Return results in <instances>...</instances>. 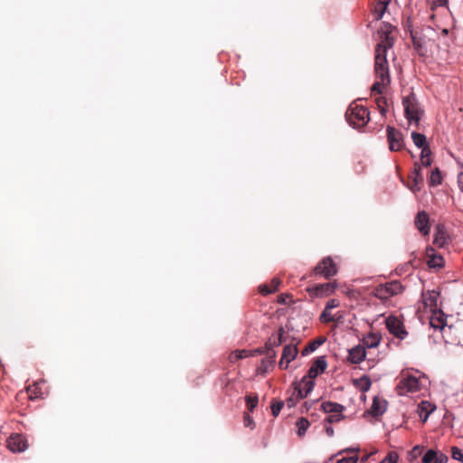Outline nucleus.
<instances>
[{
	"label": "nucleus",
	"instance_id": "f257e3e1",
	"mask_svg": "<svg viewBox=\"0 0 463 463\" xmlns=\"http://www.w3.org/2000/svg\"><path fill=\"white\" fill-rule=\"evenodd\" d=\"M392 32V26L390 24H383L378 30L380 43L375 47V62L374 71L377 79H381L383 82L385 80L390 82L388 61L386 59L387 49L392 48L393 38L390 35Z\"/></svg>",
	"mask_w": 463,
	"mask_h": 463
},
{
	"label": "nucleus",
	"instance_id": "f03ea898",
	"mask_svg": "<svg viewBox=\"0 0 463 463\" xmlns=\"http://www.w3.org/2000/svg\"><path fill=\"white\" fill-rule=\"evenodd\" d=\"M402 105L404 107V113L408 121L418 126L420 117L423 114V109L420 108L416 95L411 92L407 97H404L402 99Z\"/></svg>",
	"mask_w": 463,
	"mask_h": 463
},
{
	"label": "nucleus",
	"instance_id": "7ed1b4c3",
	"mask_svg": "<svg viewBox=\"0 0 463 463\" xmlns=\"http://www.w3.org/2000/svg\"><path fill=\"white\" fill-rule=\"evenodd\" d=\"M346 119L354 128H363L369 121L368 109L360 105H351L346 112Z\"/></svg>",
	"mask_w": 463,
	"mask_h": 463
},
{
	"label": "nucleus",
	"instance_id": "20e7f679",
	"mask_svg": "<svg viewBox=\"0 0 463 463\" xmlns=\"http://www.w3.org/2000/svg\"><path fill=\"white\" fill-rule=\"evenodd\" d=\"M404 287L399 280H392L384 284L378 285L373 289V296L381 300H387L392 297L400 295L403 292Z\"/></svg>",
	"mask_w": 463,
	"mask_h": 463
},
{
	"label": "nucleus",
	"instance_id": "39448f33",
	"mask_svg": "<svg viewBox=\"0 0 463 463\" xmlns=\"http://www.w3.org/2000/svg\"><path fill=\"white\" fill-rule=\"evenodd\" d=\"M337 272V265L331 257L323 258L313 269L314 275L321 276L326 279L335 276Z\"/></svg>",
	"mask_w": 463,
	"mask_h": 463
},
{
	"label": "nucleus",
	"instance_id": "423d86ee",
	"mask_svg": "<svg viewBox=\"0 0 463 463\" xmlns=\"http://www.w3.org/2000/svg\"><path fill=\"white\" fill-rule=\"evenodd\" d=\"M395 390L399 395H406L409 392H418L420 390L418 377L411 374H402Z\"/></svg>",
	"mask_w": 463,
	"mask_h": 463
},
{
	"label": "nucleus",
	"instance_id": "0eeeda50",
	"mask_svg": "<svg viewBox=\"0 0 463 463\" xmlns=\"http://www.w3.org/2000/svg\"><path fill=\"white\" fill-rule=\"evenodd\" d=\"M386 131L389 149L391 151L402 150L404 147V139L402 133L391 126L387 127Z\"/></svg>",
	"mask_w": 463,
	"mask_h": 463
},
{
	"label": "nucleus",
	"instance_id": "6e6552de",
	"mask_svg": "<svg viewBox=\"0 0 463 463\" xmlns=\"http://www.w3.org/2000/svg\"><path fill=\"white\" fill-rule=\"evenodd\" d=\"M336 288V282L316 284L307 288V292L312 298H326L332 295Z\"/></svg>",
	"mask_w": 463,
	"mask_h": 463
},
{
	"label": "nucleus",
	"instance_id": "1a4fd4ad",
	"mask_svg": "<svg viewBox=\"0 0 463 463\" xmlns=\"http://www.w3.org/2000/svg\"><path fill=\"white\" fill-rule=\"evenodd\" d=\"M386 327L391 334L400 339H404L408 333L405 330L403 322L398 317L390 316L385 320Z\"/></svg>",
	"mask_w": 463,
	"mask_h": 463
},
{
	"label": "nucleus",
	"instance_id": "9d476101",
	"mask_svg": "<svg viewBox=\"0 0 463 463\" xmlns=\"http://www.w3.org/2000/svg\"><path fill=\"white\" fill-rule=\"evenodd\" d=\"M27 447L26 437L22 434H12L7 439V448L14 453L24 452L26 450Z\"/></svg>",
	"mask_w": 463,
	"mask_h": 463
},
{
	"label": "nucleus",
	"instance_id": "9b49d317",
	"mask_svg": "<svg viewBox=\"0 0 463 463\" xmlns=\"http://www.w3.org/2000/svg\"><path fill=\"white\" fill-rule=\"evenodd\" d=\"M422 184L423 176L421 175V166L418 162H416L414 163L412 172L409 175L408 187L411 192L417 193L421 189Z\"/></svg>",
	"mask_w": 463,
	"mask_h": 463
},
{
	"label": "nucleus",
	"instance_id": "f8f14e48",
	"mask_svg": "<svg viewBox=\"0 0 463 463\" xmlns=\"http://www.w3.org/2000/svg\"><path fill=\"white\" fill-rule=\"evenodd\" d=\"M298 353V351L296 345H286L283 348L282 356L279 364V368L286 370L288 367L289 363L296 358Z\"/></svg>",
	"mask_w": 463,
	"mask_h": 463
},
{
	"label": "nucleus",
	"instance_id": "ddd939ff",
	"mask_svg": "<svg viewBox=\"0 0 463 463\" xmlns=\"http://www.w3.org/2000/svg\"><path fill=\"white\" fill-rule=\"evenodd\" d=\"M315 385L314 379H310L307 375L304 376L300 383H296L295 392H298V399L305 398L313 389Z\"/></svg>",
	"mask_w": 463,
	"mask_h": 463
},
{
	"label": "nucleus",
	"instance_id": "4468645a",
	"mask_svg": "<svg viewBox=\"0 0 463 463\" xmlns=\"http://www.w3.org/2000/svg\"><path fill=\"white\" fill-rule=\"evenodd\" d=\"M327 367V363L326 359L321 356L315 360L311 367L309 368L307 372V377L310 379L317 378L319 374L325 372V370Z\"/></svg>",
	"mask_w": 463,
	"mask_h": 463
},
{
	"label": "nucleus",
	"instance_id": "2eb2a0df",
	"mask_svg": "<svg viewBox=\"0 0 463 463\" xmlns=\"http://www.w3.org/2000/svg\"><path fill=\"white\" fill-rule=\"evenodd\" d=\"M416 228L422 235L430 233L429 215L425 212H419L414 221Z\"/></svg>",
	"mask_w": 463,
	"mask_h": 463
},
{
	"label": "nucleus",
	"instance_id": "dca6fc26",
	"mask_svg": "<svg viewBox=\"0 0 463 463\" xmlns=\"http://www.w3.org/2000/svg\"><path fill=\"white\" fill-rule=\"evenodd\" d=\"M448 460V456L433 449H429L422 458V463H447Z\"/></svg>",
	"mask_w": 463,
	"mask_h": 463
},
{
	"label": "nucleus",
	"instance_id": "f3484780",
	"mask_svg": "<svg viewBox=\"0 0 463 463\" xmlns=\"http://www.w3.org/2000/svg\"><path fill=\"white\" fill-rule=\"evenodd\" d=\"M439 293L436 290H427L422 292L421 298L424 307L434 309L438 306Z\"/></svg>",
	"mask_w": 463,
	"mask_h": 463
},
{
	"label": "nucleus",
	"instance_id": "a211bd4d",
	"mask_svg": "<svg viewBox=\"0 0 463 463\" xmlns=\"http://www.w3.org/2000/svg\"><path fill=\"white\" fill-rule=\"evenodd\" d=\"M287 341V337L285 336V331L282 326H280L278 330V333L273 334L265 345L266 349H272L274 346H279Z\"/></svg>",
	"mask_w": 463,
	"mask_h": 463
},
{
	"label": "nucleus",
	"instance_id": "6ab92c4d",
	"mask_svg": "<svg viewBox=\"0 0 463 463\" xmlns=\"http://www.w3.org/2000/svg\"><path fill=\"white\" fill-rule=\"evenodd\" d=\"M428 260L427 264L430 268H442L444 266V260L441 255L436 254L432 248L427 249Z\"/></svg>",
	"mask_w": 463,
	"mask_h": 463
},
{
	"label": "nucleus",
	"instance_id": "aec40b11",
	"mask_svg": "<svg viewBox=\"0 0 463 463\" xmlns=\"http://www.w3.org/2000/svg\"><path fill=\"white\" fill-rule=\"evenodd\" d=\"M411 37L413 44V48L420 55H425L427 52L426 42L423 37L419 35L417 32L411 31Z\"/></svg>",
	"mask_w": 463,
	"mask_h": 463
},
{
	"label": "nucleus",
	"instance_id": "412c9836",
	"mask_svg": "<svg viewBox=\"0 0 463 463\" xmlns=\"http://www.w3.org/2000/svg\"><path fill=\"white\" fill-rule=\"evenodd\" d=\"M366 352L364 346L357 345L349 351L348 360L352 364H360L364 360Z\"/></svg>",
	"mask_w": 463,
	"mask_h": 463
},
{
	"label": "nucleus",
	"instance_id": "4be33fe9",
	"mask_svg": "<svg viewBox=\"0 0 463 463\" xmlns=\"http://www.w3.org/2000/svg\"><path fill=\"white\" fill-rule=\"evenodd\" d=\"M448 240H449V237L447 236L446 232L444 231V228L440 225H438L436 227V232L434 234L433 243L436 246L442 248L448 243Z\"/></svg>",
	"mask_w": 463,
	"mask_h": 463
},
{
	"label": "nucleus",
	"instance_id": "5701e85b",
	"mask_svg": "<svg viewBox=\"0 0 463 463\" xmlns=\"http://www.w3.org/2000/svg\"><path fill=\"white\" fill-rule=\"evenodd\" d=\"M280 285V279L274 278L269 284H262L259 287V292L263 296H268L278 290Z\"/></svg>",
	"mask_w": 463,
	"mask_h": 463
},
{
	"label": "nucleus",
	"instance_id": "b1692460",
	"mask_svg": "<svg viewBox=\"0 0 463 463\" xmlns=\"http://www.w3.org/2000/svg\"><path fill=\"white\" fill-rule=\"evenodd\" d=\"M386 411V402L381 401L378 398H374L373 401V404L369 410V413H371L373 416L377 417Z\"/></svg>",
	"mask_w": 463,
	"mask_h": 463
},
{
	"label": "nucleus",
	"instance_id": "393cba45",
	"mask_svg": "<svg viewBox=\"0 0 463 463\" xmlns=\"http://www.w3.org/2000/svg\"><path fill=\"white\" fill-rule=\"evenodd\" d=\"M391 0H376V5L373 8V15L376 21L383 18Z\"/></svg>",
	"mask_w": 463,
	"mask_h": 463
},
{
	"label": "nucleus",
	"instance_id": "a878e982",
	"mask_svg": "<svg viewBox=\"0 0 463 463\" xmlns=\"http://www.w3.org/2000/svg\"><path fill=\"white\" fill-rule=\"evenodd\" d=\"M321 409L327 414L343 412L345 407L337 402H325L321 404Z\"/></svg>",
	"mask_w": 463,
	"mask_h": 463
},
{
	"label": "nucleus",
	"instance_id": "bb28decb",
	"mask_svg": "<svg viewBox=\"0 0 463 463\" xmlns=\"http://www.w3.org/2000/svg\"><path fill=\"white\" fill-rule=\"evenodd\" d=\"M45 383H46L45 381H40V382L34 383L33 390V396L31 393V401L34 398H43L44 394L48 393V390H47ZM31 392H32V390H31Z\"/></svg>",
	"mask_w": 463,
	"mask_h": 463
},
{
	"label": "nucleus",
	"instance_id": "cd10ccee",
	"mask_svg": "<svg viewBox=\"0 0 463 463\" xmlns=\"http://www.w3.org/2000/svg\"><path fill=\"white\" fill-rule=\"evenodd\" d=\"M381 337L377 334L371 333L363 339V345L365 348H374L380 343Z\"/></svg>",
	"mask_w": 463,
	"mask_h": 463
},
{
	"label": "nucleus",
	"instance_id": "c85d7f7f",
	"mask_svg": "<svg viewBox=\"0 0 463 463\" xmlns=\"http://www.w3.org/2000/svg\"><path fill=\"white\" fill-rule=\"evenodd\" d=\"M251 355V353L250 351H247L245 349L242 350H235L232 352L229 355V361L231 363H236L237 361L246 358L248 356Z\"/></svg>",
	"mask_w": 463,
	"mask_h": 463
},
{
	"label": "nucleus",
	"instance_id": "c756f323",
	"mask_svg": "<svg viewBox=\"0 0 463 463\" xmlns=\"http://www.w3.org/2000/svg\"><path fill=\"white\" fill-rule=\"evenodd\" d=\"M411 138L414 145L419 148L423 149L424 146H430L427 144L426 137L423 134L414 131L411 133Z\"/></svg>",
	"mask_w": 463,
	"mask_h": 463
},
{
	"label": "nucleus",
	"instance_id": "7c9ffc66",
	"mask_svg": "<svg viewBox=\"0 0 463 463\" xmlns=\"http://www.w3.org/2000/svg\"><path fill=\"white\" fill-rule=\"evenodd\" d=\"M267 357L261 361V366L266 370L275 364L276 352L273 349H266Z\"/></svg>",
	"mask_w": 463,
	"mask_h": 463
},
{
	"label": "nucleus",
	"instance_id": "2f4dec72",
	"mask_svg": "<svg viewBox=\"0 0 463 463\" xmlns=\"http://www.w3.org/2000/svg\"><path fill=\"white\" fill-rule=\"evenodd\" d=\"M442 182V175L438 167H435L430 174V176L429 178V184L430 186H437L440 184Z\"/></svg>",
	"mask_w": 463,
	"mask_h": 463
},
{
	"label": "nucleus",
	"instance_id": "473e14b6",
	"mask_svg": "<svg viewBox=\"0 0 463 463\" xmlns=\"http://www.w3.org/2000/svg\"><path fill=\"white\" fill-rule=\"evenodd\" d=\"M431 151L430 146H424L420 153V162L424 166H430L432 163Z\"/></svg>",
	"mask_w": 463,
	"mask_h": 463
},
{
	"label": "nucleus",
	"instance_id": "72a5a7b5",
	"mask_svg": "<svg viewBox=\"0 0 463 463\" xmlns=\"http://www.w3.org/2000/svg\"><path fill=\"white\" fill-rule=\"evenodd\" d=\"M355 385L360 389V391L367 392L372 385V382L368 376L364 375L355 381Z\"/></svg>",
	"mask_w": 463,
	"mask_h": 463
},
{
	"label": "nucleus",
	"instance_id": "f704fd0d",
	"mask_svg": "<svg viewBox=\"0 0 463 463\" xmlns=\"http://www.w3.org/2000/svg\"><path fill=\"white\" fill-rule=\"evenodd\" d=\"M298 434L302 437L305 435L307 428L309 427V421L306 418H300L297 421Z\"/></svg>",
	"mask_w": 463,
	"mask_h": 463
},
{
	"label": "nucleus",
	"instance_id": "c9c22d12",
	"mask_svg": "<svg viewBox=\"0 0 463 463\" xmlns=\"http://www.w3.org/2000/svg\"><path fill=\"white\" fill-rule=\"evenodd\" d=\"M324 342L325 340H315L311 342L302 350V355H307L313 353Z\"/></svg>",
	"mask_w": 463,
	"mask_h": 463
},
{
	"label": "nucleus",
	"instance_id": "e433bc0d",
	"mask_svg": "<svg viewBox=\"0 0 463 463\" xmlns=\"http://www.w3.org/2000/svg\"><path fill=\"white\" fill-rule=\"evenodd\" d=\"M388 83L386 80L383 82L381 79H378L371 87L372 94H382L384 85Z\"/></svg>",
	"mask_w": 463,
	"mask_h": 463
},
{
	"label": "nucleus",
	"instance_id": "4c0bfd02",
	"mask_svg": "<svg viewBox=\"0 0 463 463\" xmlns=\"http://www.w3.org/2000/svg\"><path fill=\"white\" fill-rule=\"evenodd\" d=\"M375 103L383 116H384L387 112V100L384 97H377L375 99Z\"/></svg>",
	"mask_w": 463,
	"mask_h": 463
},
{
	"label": "nucleus",
	"instance_id": "58836bf2",
	"mask_svg": "<svg viewBox=\"0 0 463 463\" xmlns=\"http://www.w3.org/2000/svg\"><path fill=\"white\" fill-rule=\"evenodd\" d=\"M284 405V402L282 401L273 400L271 402V412L274 417H277L282 407Z\"/></svg>",
	"mask_w": 463,
	"mask_h": 463
},
{
	"label": "nucleus",
	"instance_id": "ea45409f",
	"mask_svg": "<svg viewBox=\"0 0 463 463\" xmlns=\"http://www.w3.org/2000/svg\"><path fill=\"white\" fill-rule=\"evenodd\" d=\"M258 402H259L258 396H256V395L255 396H251V395L246 396V404H247V408L250 411H253V410L258 405Z\"/></svg>",
	"mask_w": 463,
	"mask_h": 463
},
{
	"label": "nucleus",
	"instance_id": "a19ab883",
	"mask_svg": "<svg viewBox=\"0 0 463 463\" xmlns=\"http://www.w3.org/2000/svg\"><path fill=\"white\" fill-rule=\"evenodd\" d=\"M430 326L434 328L442 329L445 326V320L443 317H434L430 318Z\"/></svg>",
	"mask_w": 463,
	"mask_h": 463
},
{
	"label": "nucleus",
	"instance_id": "79ce46f5",
	"mask_svg": "<svg viewBox=\"0 0 463 463\" xmlns=\"http://www.w3.org/2000/svg\"><path fill=\"white\" fill-rule=\"evenodd\" d=\"M343 419H344V415L342 414V412H339V413L329 414L326 418V421L328 424H332V423L339 422Z\"/></svg>",
	"mask_w": 463,
	"mask_h": 463
},
{
	"label": "nucleus",
	"instance_id": "37998d69",
	"mask_svg": "<svg viewBox=\"0 0 463 463\" xmlns=\"http://www.w3.org/2000/svg\"><path fill=\"white\" fill-rule=\"evenodd\" d=\"M451 457L455 460L463 461V452L458 447L451 448Z\"/></svg>",
	"mask_w": 463,
	"mask_h": 463
},
{
	"label": "nucleus",
	"instance_id": "c03bdc74",
	"mask_svg": "<svg viewBox=\"0 0 463 463\" xmlns=\"http://www.w3.org/2000/svg\"><path fill=\"white\" fill-rule=\"evenodd\" d=\"M320 320H322L323 322H326V323L334 322L335 317L330 314V310L326 309L325 307L324 311L322 312V314L320 316Z\"/></svg>",
	"mask_w": 463,
	"mask_h": 463
},
{
	"label": "nucleus",
	"instance_id": "a18cd8bd",
	"mask_svg": "<svg viewBox=\"0 0 463 463\" xmlns=\"http://www.w3.org/2000/svg\"><path fill=\"white\" fill-rule=\"evenodd\" d=\"M398 458L399 457L396 452L391 451L380 463H397Z\"/></svg>",
	"mask_w": 463,
	"mask_h": 463
},
{
	"label": "nucleus",
	"instance_id": "49530a36",
	"mask_svg": "<svg viewBox=\"0 0 463 463\" xmlns=\"http://www.w3.org/2000/svg\"><path fill=\"white\" fill-rule=\"evenodd\" d=\"M243 423L245 427L250 428L251 430L255 427L253 419L248 413H244Z\"/></svg>",
	"mask_w": 463,
	"mask_h": 463
},
{
	"label": "nucleus",
	"instance_id": "de8ad7c7",
	"mask_svg": "<svg viewBox=\"0 0 463 463\" xmlns=\"http://www.w3.org/2000/svg\"><path fill=\"white\" fill-rule=\"evenodd\" d=\"M429 5H430V8L433 10L436 7L443 6L447 5L448 0H427Z\"/></svg>",
	"mask_w": 463,
	"mask_h": 463
},
{
	"label": "nucleus",
	"instance_id": "09e8293b",
	"mask_svg": "<svg viewBox=\"0 0 463 463\" xmlns=\"http://www.w3.org/2000/svg\"><path fill=\"white\" fill-rule=\"evenodd\" d=\"M357 462H358V456H353V457L342 458L341 459H338L335 463H357Z\"/></svg>",
	"mask_w": 463,
	"mask_h": 463
},
{
	"label": "nucleus",
	"instance_id": "8fccbe9b",
	"mask_svg": "<svg viewBox=\"0 0 463 463\" xmlns=\"http://www.w3.org/2000/svg\"><path fill=\"white\" fill-rule=\"evenodd\" d=\"M339 301L337 299L333 298L326 303V308L331 310L332 308L339 307Z\"/></svg>",
	"mask_w": 463,
	"mask_h": 463
},
{
	"label": "nucleus",
	"instance_id": "3c124183",
	"mask_svg": "<svg viewBox=\"0 0 463 463\" xmlns=\"http://www.w3.org/2000/svg\"><path fill=\"white\" fill-rule=\"evenodd\" d=\"M300 399H298V396L296 398L294 397H290L288 399H287L286 401V403L288 405V408H292L296 405V403L299 401Z\"/></svg>",
	"mask_w": 463,
	"mask_h": 463
},
{
	"label": "nucleus",
	"instance_id": "603ef678",
	"mask_svg": "<svg viewBox=\"0 0 463 463\" xmlns=\"http://www.w3.org/2000/svg\"><path fill=\"white\" fill-rule=\"evenodd\" d=\"M325 430L328 437L334 436V429L330 426V424L325 426Z\"/></svg>",
	"mask_w": 463,
	"mask_h": 463
},
{
	"label": "nucleus",
	"instance_id": "864d4df0",
	"mask_svg": "<svg viewBox=\"0 0 463 463\" xmlns=\"http://www.w3.org/2000/svg\"><path fill=\"white\" fill-rule=\"evenodd\" d=\"M359 451V448H346L343 450H341L338 454H342V453H353V452H358Z\"/></svg>",
	"mask_w": 463,
	"mask_h": 463
},
{
	"label": "nucleus",
	"instance_id": "5fc2aeb1",
	"mask_svg": "<svg viewBox=\"0 0 463 463\" xmlns=\"http://www.w3.org/2000/svg\"><path fill=\"white\" fill-rule=\"evenodd\" d=\"M458 184L461 192H463V173L459 174L458 176Z\"/></svg>",
	"mask_w": 463,
	"mask_h": 463
},
{
	"label": "nucleus",
	"instance_id": "6e6d98bb",
	"mask_svg": "<svg viewBox=\"0 0 463 463\" xmlns=\"http://www.w3.org/2000/svg\"><path fill=\"white\" fill-rule=\"evenodd\" d=\"M286 298H288V296L280 295V296L279 297V300H278V302H279V303H281V304H286V303H287V301H286Z\"/></svg>",
	"mask_w": 463,
	"mask_h": 463
},
{
	"label": "nucleus",
	"instance_id": "4d7b16f0",
	"mask_svg": "<svg viewBox=\"0 0 463 463\" xmlns=\"http://www.w3.org/2000/svg\"><path fill=\"white\" fill-rule=\"evenodd\" d=\"M412 452L416 455L417 452H420V446H415L412 449Z\"/></svg>",
	"mask_w": 463,
	"mask_h": 463
},
{
	"label": "nucleus",
	"instance_id": "13d9d810",
	"mask_svg": "<svg viewBox=\"0 0 463 463\" xmlns=\"http://www.w3.org/2000/svg\"><path fill=\"white\" fill-rule=\"evenodd\" d=\"M24 392H26V393H28V392H29V386H25V387H24V391H23V392H21V393H20L19 395H20V396H21V395H23V394H24Z\"/></svg>",
	"mask_w": 463,
	"mask_h": 463
},
{
	"label": "nucleus",
	"instance_id": "bf43d9fd",
	"mask_svg": "<svg viewBox=\"0 0 463 463\" xmlns=\"http://www.w3.org/2000/svg\"><path fill=\"white\" fill-rule=\"evenodd\" d=\"M369 457H370V454L364 456V457L361 458V461H362V462H365L366 460H368Z\"/></svg>",
	"mask_w": 463,
	"mask_h": 463
},
{
	"label": "nucleus",
	"instance_id": "052dcab7",
	"mask_svg": "<svg viewBox=\"0 0 463 463\" xmlns=\"http://www.w3.org/2000/svg\"><path fill=\"white\" fill-rule=\"evenodd\" d=\"M448 33H449L448 29H443V30H442V33H443V34L447 35V34H448Z\"/></svg>",
	"mask_w": 463,
	"mask_h": 463
},
{
	"label": "nucleus",
	"instance_id": "680f3d73",
	"mask_svg": "<svg viewBox=\"0 0 463 463\" xmlns=\"http://www.w3.org/2000/svg\"><path fill=\"white\" fill-rule=\"evenodd\" d=\"M256 353H259V354H263L264 353V350L262 349H258L255 351Z\"/></svg>",
	"mask_w": 463,
	"mask_h": 463
}]
</instances>
